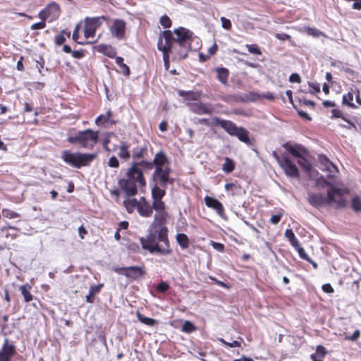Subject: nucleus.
<instances>
[{"instance_id":"47","label":"nucleus","mask_w":361,"mask_h":361,"mask_svg":"<svg viewBox=\"0 0 361 361\" xmlns=\"http://www.w3.org/2000/svg\"><path fill=\"white\" fill-rule=\"evenodd\" d=\"M306 32L311 36L318 37L322 35V32L314 27H307L305 28Z\"/></svg>"},{"instance_id":"4","label":"nucleus","mask_w":361,"mask_h":361,"mask_svg":"<svg viewBox=\"0 0 361 361\" xmlns=\"http://www.w3.org/2000/svg\"><path fill=\"white\" fill-rule=\"evenodd\" d=\"M307 202L314 207L317 209L331 205L336 203L338 207H344L345 206V200L343 198L340 190L333 188L327 192V197L321 193L310 192L308 193Z\"/></svg>"},{"instance_id":"46","label":"nucleus","mask_w":361,"mask_h":361,"mask_svg":"<svg viewBox=\"0 0 361 361\" xmlns=\"http://www.w3.org/2000/svg\"><path fill=\"white\" fill-rule=\"evenodd\" d=\"M63 158H95V154H80L78 157H74L73 154H69L68 152H65L64 155L63 156Z\"/></svg>"},{"instance_id":"33","label":"nucleus","mask_w":361,"mask_h":361,"mask_svg":"<svg viewBox=\"0 0 361 361\" xmlns=\"http://www.w3.org/2000/svg\"><path fill=\"white\" fill-rule=\"evenodd\" d=\"M136 316L137 319L145 325L152 326L157 324V321L156 319L147 317L142 314L140 312H137Z\"/></svg>"},{"instance_id":"61","label":"nucleus","mask_w":361,"mask_h":361,"mask_svg":"<svg viewBox=\"0 0 361 361\" xmlns=\"http://www.w3.org/2000/svg\"><path fill=\"white\" fill-rule=\"evenodd\" d=\"M121 68V72L126 76H129L130 71V68L126 64L122 63L121 66H119Z\"/></svg>"},{"instance_id":"50","label":"nucleus","mask_w":361,"mask_h":361,"mask_svg":"<svg viewBox=\"0 0 361 361\" xmlns=\"http://www.w3.org/2000/svg\"><path fill=\"white\" fill-rule=\"evenodd\" d=\"M296 250L298 251V252L299 254V256L300 257L301 259H305V260H306L307 262H311V259L309 257L307 254L305 252V251L303 247H302L300 246Z\"/></svg>"},{"instance_id":"2","label":"nucleus","mask_w":361,"mask_h":361,"mask_svg":"<svg viewBox=\"0 0 361 361\" xmlns=\"http://www.w3.org/2000/svg\"><path fill=\"white\" fill-rule=\"evenodd\" d=\"M159 37L162 38L164 45L172 50V59L174 61L187 58L188 53L192 49L191 44L195 41L199 44V38L192 31L183 27H179L173 32L164 30Z\"/></svg>"},{"instance_id":"49","label":"nucleus","mask_w":361,"mask_h":361,"mask_svg":"<svg viewBox=\"0 0 361 361\" xmlns=\"http://www.w3.org/2000/svg\"><path fill=\"white\" fill-rule=\"evenodd\" d=\"M221 25H222V27L227 30H230L232 27V24H231V22L229 19L225 18V17H221Z\"/></svg>"},{"instance_id":"63","label":"nucleus","mask_w":361,"mask_h":361,"mask_svg":"<svg viewBox=\"0 0 361 361\" xmlns=\"http://www.w3.org/2000/svg\"><path fill=\"white\" fill-rule=\"evenodd\" d=\"M322 290L326 293H333L334 290L330 283H325L322 286Z\"/></svg>"},{"instance_id":"12","label":"nucleus","mask_w":361,"mask_h":361,"mask_svg":"<svg viewBox=\"0 0 361 361\" xmlns=\"http://www.w3.org/2000/svg\"><path fill=\"white\" fill-rule=\"evenodd\" d=\"M100 18H87L85 20L84 35L86 39L93 37L97 29L100 26Z\"/></svg>"},{"instance_id":"39","label":"nucleus","mask_w":361,"mask_h":361,"mask_svg":"<svg viewBox=\"0 0 361 361\" xmlns=\"http://www.w3.org/2000/svg\"><path fill=\"white\" fill-rule=\"evenodd\" d=\"M79 30H80V25H77L76 27L74 29V31H73V35H72L73 39L75 42H76L78 44H82V45H86V44H91L90 42H80V41H78V39H79Z\"/></svg>"},{"instance_id":"57","label":"nucleus","mask_w":361,"mask_h":361,"mask_svg":"<svg viewBox=\"0 0 361 361\" xmlns=\"http://www.w3.org/2000/svg\"><path fill=\"white\" fill-rule=\"evenodd\" d=\"M71 55L75 59H81L85 56V51L83 49L72 51Z\"/></svg>"},{"instance_id":"9","label":"nucleus","mask_w":361,"mask_h":361,"mask_svg":"<svg viewBox=\"0 0 361 361\" xmlns=\"http://www.w3.org/2000/svg\"><path fill=\"white\" fill-rule=\"evenodd\" d=\"M114 271L126 277L135 281L146 274V271L144 267L130 266L126 267H114Z\"/></svg>"},{"instance_id":"51","label":"nucleus","mask_w":361,"mask_h":361,"mask_svg":"<svg viewBox=\"0 0 361 361\" xmlns=\"http://www.w3.org/2000/svg\"><path fill=\"white\" fill-rule=\"evenodd\" d=\"M327 352L323 345H317L316 348V354L321 358H323L326 355Z\"/></svg>"},{"instance_id":"10","label":"nucleus","mask_w":361,"mask_h":361,"mask_svg":"<svg viewBox=\"0 0 361 361\" xmlns=\"http://www.w3.org/2000/svg\"><path fill=\"white\" fill-rule=\"evenodd\" d=\"M283 148L295 158H306L310 157L308 149L301 144L288 141L282 145Z\"/></svg>"},{"instance_id":"58","label":"nucleus","mask_w":361,"mask_h":361,"mask_svg":"<svg viewBox=\"0 0 361 361\" xmlns=\"http://www.w3.org/2000/svg\"><path fill=\"white\" fill-rule=\"evenodd\" d=\"M147 150L143 148H138L136 152H135L133 154V158H142L145 156Z\"/></svg>"},{"instance_id":"8","label":"nucleus","mask_w":361,"mask_h":361,"mask_svg":"<svg viewBox=\"0 0 361 361\" xmlns=\"http://www.w3.org/2000/svg\"><path fill=\"white\" fill-rule=\"evenodd\" d=\"M113 136L111 133H107L105 138L103 140L104 148L109 152H114L118 149V155L120 158H129L130 154L128 152V147L125 142H121L119 146L111 143V137Z\"/></svg>"},{"instance_id":"28","label":"nucleus","mask_w":361,"mask_h":361,"mask_svg":"<svg viewBox=\"0 0 361 361\" xmlns=\"http://www.w3.org/2000/svg\"><path fill=\"white\" fill-rule=\"evenodd\" d=\"M226 120L220 118L219 117H214L209 121L208 118H200L199 119V123L201 124H204L210 127H221V125L219 124L220 121H226Z\"/></svg>"},{"instance_id":"19","label":"nucleus","mask_w":361,"mask_h":361,"mask_svg":"<svg viewBox=\"0 0 361 361\" xmlns=\"http://www.w3.org/2000/svg\"><path fill=\"white\" fill-rule=\"evenodd\" d=\"M204 200L207 207L215 210L220 216L224 215V206L217 199L207 195L204 197Z\"/></svg>"},{"instance_id":"54","label":"nucleus","mask_w":361,"mask_h":361,"mask_svg":"<svg viewBox=\"0 0 361 361\" xmlns=\"http://www.w3.org/2000/svg\"><path fill=\"white\" fill-rule=\"evenodd\" d=\"M211 245L212 246V247L214 250H216L219 252H223L224 251V248H225L224 245L221 243L212 241Z\"/></svg>"},{"instance_id":"3","label":"nucleus","mask_w":361,"mask_h":361,"mask_svg":"<svg viewBox=\"0 0 361 361\" xmlns=\"http://www.w3.org/2000/svg\"><path fill=\"white\" fill-rule=\"evenodd\" d=\"M152 169V164L142 159L140 162L133 163L128 171V179H121L119 185L128 197L137 192V185L145 186L146 182L143 176L144 171Z\"/></svg>"},{"instance_id":"32","label":"nucleus","mask_w":361,"mask_h":361,"mask_svg":"<svg viewBox=\"0 0 361 361\" xmlns=\"http://www.w3.org/2000/svg\"><path fill=\"white\" fill-rule=\"evenodd\" d=\"M331 66L335 68H338L340 71H343L345 72L346 73H348L350 75H354L355 73V71L353 69L345 67L344 63H343L341 61H334L331 63Z\"/></svg>"},{"instance_id":"5","label":"nucleus","mask_w":361,"mask_h":361,"mask_svg":"<svg viewBox=\"0 0 361 361\" xmlns=\"http://www.w3.org/2000/svg\"><path fill=\"white\" fill-rule=\"evenodd\" d=\"M152 168L155 170L153 178L156 183L162 188H166L168 184L173 185L175 179L170 176L172 169L169 159H153Z\"/></svg>"},{"instance_id":"40","label":"nucleus","mask_w":361,"mask_h":361,"mask_svg":"<svg viewBox=\"0 0 361 361\" xmlns=\"http://www.w3.org/2000/svg\"><path fill=\"white\" fill-rule=\"evenodd\" d=\"M170 288L169 284L166 281H161L156 286V290L157 292L161 293H165Z\"/></svg>"},{"instance_id":"62","label":"nucleus","mask_w":361,"mask_h":361,"mask_svg":"<svg viewBox=\"0 0 361 361\" xmlns=\"http://www.w3.org/2000/svg\"><path fill=\"white\" fill-rule=\"evenodd\" d=\"M260 97L269 101H274L276 99L274 94L270 92L263 93Z\"/></svg>"},{"instance_id":"7","label":"nucleus","mask_w":361,"mask_h":361,"mask_svg":"<svg viewBox=\"0 0 361 361\" xmlns=\"http://www.w3.org/2000/svg\"><path fill=\"white\" fill-rule=\"evenodd\" d=\"M221 128L228 135L237 137L241 142L250 144L249 132L243 127H238L233 121L226 120L220 121Z\"/></svg>"},{"instance_id":"11","label":"nucleus","mask_w":361,"mask_h":361,"mask_svg":"<svg viewBox=\"0 0 361 361\" xmlns=\"http://www.w3.org/2000/svg\"><path fill=\"white\" fill-rule=\"evenodd\" d=\"M60 14V6L56 2L51 1L39 11L38 16L41 20H47L49 22H53L59 18Z\"/></svg>"},{"instance_id":"60","label":"nucleus","mask_w":361,"mask_h":361,"mask_svg":"<svg viewBox=\"0 0 361 361\" xmlns=\"http://www.w3.org/2000/svg\"><path fill=\"white\" fill-rule=\"evenodd\" d=\"M289 81L291 82H301V78L298 73H292L289 77Z\"/></svg>"},{"instance_id":"29","label":"nucleus","mask_w":361,"mask_h":361,"mask_svg":"<svg viewBox=\"0 0 361 361\" xmlns=\"http://www.w3.org/2000/svg\"><path fill=\"white\" fill-rule=\"evenodd\" d=\"M331 118H342L343 121L347 122L349 124V127H347L348 128H350L351 127H355V125L353 121H351L350 119H348L345 116H343V111L338 109H333L331 110Z\"/></svg>"},{"instance_id":"53","label":"nucleus","mask_w":361,"mask_h":361,"mask_svg":"<svg viewBox=\"0 0 361 361\" xmlns=\"http://www.w3.org/2000/svg\"><path fill=\"white\" fill-rule=\"evenodd\" d=\"M275 37L279 40L285 41L288 40L289 42H292V39L290 35L286 34V33H276L275 35Z\"/></svg>"},{"instance_id":"36","label":"nucleus","mask_w":361,"mask_h":361,"mask_svg":"<svg viewBox=\"0 0 361 361\" xmlns=\"http://www.w3.org/2000/svg\"><path fill=\"white\" fill-rule=\"evenodd\" d=\"M235 167V164L233 159H226V162L222 166V170L226 173H231Z\"/></svg>"},{"instance_id":"64","label":"nucleus","mask_w":361,"mask_h":361,"mask_svg":"<svg viewBox=\"0 0 361 361\" xmlns=\"http://www.w3.org/2000/svg\"><path fill=\"white\" fill-rule=\"evenodd\" d=\"M128 226H129L128 221H123L118 224L117 229H118L120 231L126 230V229H128Z\"/></svg>"},{"instance_id":"18","label":"nucleus","mask_w":361,"mask_h":361,"mask_svg":"<svg viewBox=\"0 0 361 361\" xmlns=\"http://www.w3.org/2000/svg\"><path fill=\"white\" fill-rule=\"evenodd\" d=\"M166 188H162L157 183L152 189V197L154 205L165 204L162 200L163 197L166 195Z\"/></svg>"},{"instance_id":"17","label":"nucleus","mask_w":361,"mask_h":361,"mask_svg":"<svg viewBox=\"0 0 361 361\" xmlns=\"http://www.w3.org/2000/svg\"><path fill=\"white\" fill-rule=\"evenodd\" d=\"M153 203L150 204L144 197L140 198L138 200L137 211L141 216H151L153 213Z\"/></svg>"},{"instance_id":"25","label":"nucleus","mask_w":361,"mask_h":361,"mask_svg":"<svg viewBox=\"0 0 361 361\" xmlns=\"http://www.w3.org/2000/svg\"><path fill=\"white\" fill-rule=\"evenodd\" d=\"M32 287L30 284L26 283L21 285L19 287V290L21 293V295L23 296L24 301L25 302H29L33 300V295L31 293Z\"/></svg>"},{"instance_id":"44","label":"nucleus","mask_w":361,"mask_h":361,"mask_svg":"<svg viewBox=\"0 0 361 361\" xmlns=\"http://www.w3.org/2000/svg\"><path fill=\"white\" fill-rule=\"evenodd\" d=\"M248 51L255 55H261L262 51L257 44H246Z\"/></svg>"},{"instance_id":"37","label":"nucleus","mask_w":361,"mask_h":361,"mask_svg":"<svg viewBox=\"0 0 361 361\" xmlns=\"http://www.w3.org/2000/svg\"><path fill=\"white\" fill-rule=\"evenodd\" d=\"M2 214L4 217L12 219H16L20 216V214L15 211L11 210L9 209H3Z\"/></svg>"},{"instance_id":"1","label":"nucleus","mask_w":361,"mask_h":361,"mask_svg":"<svg viewBox=\"0 0 361 361\" xmlns=\"http://www.w3.org/2000/svg\"><path fill=\"white\" fill-rule=\"evenodd\" d=\"M155 214L148 233L140 238L142 248L149 253L169 255L172 253L169 238V229L166 224L170 216L166 204L154 205Z\"/></svg>"},{"instance_id":"41","label":"nucleus","mask_w":361,"mask_h":361,"mask_svg":"<svg viewBox=\"0 0 361 361\" xmlns=\"http://www.w3.org/2000/svg\"><path fill=\"white\" fill-rule=\"evenodd\" d=\"M299 164L307 173L311 172L312 164L310 162V159H299Z\"/></svg>"},{"instance_id":"45","label":"nucleus","mask_w":361,"mask_h":361,"mask_svg":"<svg viewBox=\"0 0 361 361\" xmlns=\"http://www.w3.org/2000/svg\"><path fill=\"white\" fill-rule=\"evenodd\" d=\"M352 208L355 212H361V200L359 197H354L351 202Z\"/></svg>"},{"instance_id":"48","label":"nucleus","mask_w":361,"mask_h":361,"mask_svg":"<svg viewBox=\"0 0 361 361\" xmlns=\"http://www.w3.org/2000/svg\"><path fill=\"white\" fill-rule=\"evenodd\" d=\"M361 332L359 329L355 330L352 335H346L345 339L348 341H355L360 336Z\"/></svg>"},{"instance_id":"20","label":"nucleus","mask_w":361,"mask_h":361,"mask_svg":"<svg viewBox=\"0 0 361 361\" xmlns=\"http://www.w3.org/2000/svg\"><path fill=\"white\" fill-rule=\"evenodd\" d=\"M112 111L109 110L105 114H101L95 119V124L98 126L109 127L116 123V121L111 119Z\"/></svg>"},{"instance_id":"16","label":"nucleus","mask_w":361,"mask_h":361,"mask_svg":"<svg viewBox=\"0 0 361 361\" xmlns=\"http://www.w3.org/2000/svg\"><path fill=\"white\" fill-rule=\"evenodd\" d=\"M319 169L322 171L328 173L327 177L329 178H334L336 177V173L338 172L337 166L331 161L330 159H319Z\"/></svg>"},{"instance_id":"26","label":"nucleus","mask_w":361,"mask_h":361,"mask_svg":"<svg viewBox=\"0 0 361 361\" xmlns=\"http://www.w3.org/2000/svg\"><path fill=\"white\" fill-rule=\"evenodd\" d=\"M102 287V283L91 286L90 288L89 294L86 296V302L89 303H93L95 300L94 295L100 292Z\"/></svg>"},{"instance_id":"35","label":"nucleus","mask_w":361,"mask_h":361,"mask_svg":"<svg viewBox=\"0 0 361 361\" xmlns=\"http://www.w3.org/2000/svg\"><path fill=\"white\" fill-rule=\"evenodd\" d=\"M353 100V94L351 92L343 95L342 103L351 108H355V105L352 102Z\"/></svg>"},{"instance_id":"34","label":"nucleus","mask_w":361,"mask_h":361,"mask_svg":"<svg viewBox=\"0 0 361 361\" xmlns=\"http://www.w3.org/2000/svg\"><path fill=\"white\" fill-rule=\"evenodd\" d=\"M66 36L69 38L71 37V32L66 30H61L59 35L55 36V44L58 46L63 44L66 40Z\"/></svg>"},{"instance_id":"59","label":"nucleus","mask_w":361,"mask_h":361,"mask_svg":"<svg viewBox=\"0 0 361 361\" xmlns=\"http://www.w3.org/2000/svg\"><path fill=\"white\" fill-rule=\"evenodd\" d=\"M285 236L289 240V242L292 241L295 238H296L292 229H286L285 231Z\"/></svg>"},{"instance_id":"31","label":"nucleus","mask_w":361,"mask_h":361,"mask_svg":"<svg viewBox=\"0 0 361 361\" xmlns=\"http://www.w3.org/2000/svg\"><path fill=\"white\" fill-rule=\"evenodd\" d=\"M138 201L135 199H127L123 201V206L128 213H133L135 209H137Z\"/></svg>"},{"instance_id":"24","label":"nucleus","mask_w":361,"mask_h":361,"mask_svg":"<svg viewBox=\"0 0 361 361\" xmlns=\"http://www.w3.org/2000/svg\"><path fill=\"white\" fill-rule=\"evenodd\" d=\"M97 51L111 59H114L116 56L115 48L111 45L100 44L98 46Z\"/></svg>"},{"instance_id":"38","label":"nucleus","mask_w":361,"mask_h":361,"mask_svg":"<svg viewBox=\"0 0 361 361\" xmlns=\"http://www.w3.org/2000/svg\"><path fill=\"white\" fill-rule=\"evenodd\" d=\"M182 331L191 333L196 330L195 325L190 321H185L181 328Z\"/></svg>"},{"instance_id":"55","label":"nucleus","mask_w":361,"mask_h":361,"mask_svg":"<svg viewBox=\"0 0 361 361\" xmlns=\"http://www.w3.org/2000/svg\"><path fill=\"white\" fill-rule=\"evenodd\" d=\"M310 86V93L312 94H314L316 93L320 92V87L318 84H314L309 82Z\"/></svg>"},{"instance_id":"27","label":"nucleus","mask_w":361,"mask_h":361,"mask_svg":"<svg viewBox=\"0 0 361 361\" xmlns=\"http://www.w3.org/2000/svg\"><path fill=\"white\" fill-rule=\"evenodd\" d=\"M70 166L75 168L89 166L92 159H64Z\"/></svg>"},{"instance_id":"56","label":"nucleus","mask_w":361,"mask_h":361,"mask_svg":"<svg viewBox=\"0 0 361 361\" xmlns=\"http://www.w3.org/2000/svg\"><path fill=\"white\" fill-rule=\"evenodd\" d=\"M282 214L281 213H279V214H275V215H273L270 220H269V222L271 224H277L279 223V221H281V218H282Z\"/></svg>"},{"instance_id":"52","label":"nucleus","mask_w":361,"mask_h":361,"mask_svg":"<svg viewBox=\"0 0 361 361\" xmlns=\"http://www.w3.org/2000/svg\"><path fill=\"white\" fill-rule=\"evenodd\" d=\"M46 27V20H41L40 22L34 23L31 25V30H41Z\"/></svg>"},{"instance_id":"14","label":"nucleus","mask_w":361,"mask_h":361,"mask_svg":"<svg viewBox=\"0 0 361 361\" xmlns=\"http://www.w3.org/2000/svg\"><path fill=\"white\" fill-rule=\"evenodd\" d=\"M126 23L123 20L116 19L114 20L110 31L111 35L118 39H123L126 35Z\"/></svg>"},{"instance_id":"43","label":"nucleus","mask_w":361,"mask_h":361,"mask_svg":"<svg viewBox=\"0 0 361 361\" xmlns=\"http://www.w3.org/2000/svg\"><path fill=\"white\" fill-rule=\"evenodd\" d=\"M218 340L223 345H224L225 346H227V347L235 348V347H240L241 346L240 342H239L238 341H233V342L229 343V342L226 341L222 338H219Z\"/></svg>"},{"instance_id":"13","label":"nucleus","mask_w":361,"mask_h":361,"mask_svg":"<svg viewBox=\"0 0 361 361\" xmlns=\"http://www.w3.org/2000/svg\"><path fill=\"white\" fill-rule=\"evenodd\" d=\"M16 353V345L11 343L8 338H5L0 350V361H11L12 357Z\"/></svg>"},{"instance_id":"21","label":"nucleus","mask_w":361,"mask_h":361,"mask_svg":"<svg viewBox=\"0 0 361 361\" xmlns=\"http://www.w3.org/2000/svg\"><path fill=\"white\" fill-rule=\"evenodd\" d=\"M157 48L163 53L164 66L166 69L168 70L170 66V55H172V50L170 49L169 47L164 45V41L161 37H159Z\"/></svg>"},{"instance_id":"23","label":"nucleus","mask_w":361,"mask_h":361,"mask_svg":"<svg viewBox=\"0 0 361 361\" xmlns=\"http://www.w3.org/2000/svg\"><path fill=\"white\" fill-rule=\"evenodd\" d=\"M196 109L194 111L197 114H211L214 111V108L211 104H203L202 102L195 104Z\"/></svg>"},{"instance_id":"6","label":"nucleus","mask_w":361,"mask_h":361,"mask_svg":"<svg viewBox=\"0 0 361 361\" xmlns=\"http://www.w3.org/2000/svg\"><path fill=\"white\" fill-rule=\"evenodd\" d=\"M99 132L92 129L78 131L75 135L68 137V141L71 144H78L80 146L92 149L99 141Z\"/></svg>"},{"instance_id":"42","label":"nucleus","mask_w":361,"mask_h":361,"mask_svg":"<svg viewBox=\"0 0 361 361\" xmlns=\"http://www.w3.org/2000/svg\"><path fill=\"white\" fill-rule=\"evenodd\" d=\"M159 23L164 28H169L172 25L171 18L166 15L161 16Z\"/></svg>"},{"instance_id":"22","label":"nucleus","mask_w":361,"mask_h":361,"mask_svg":"<svg viewBox=\"0 0 361 361\" xmlns=\"http://www.w3.org/2000/svg\"><path fill=\"white\" fill-rule=\"evenodd\" d=\"M215 72L216 73V78L223 85H228V80L229 77V70L225 67H217L215 68Z\"/></svg>"},{"instance_id":"30","label":"nucleus","mask_w":361,"mask_h":361,"mask_svg":"<svg viewBox=\"0 0 361 361\" xmlns=\"http://www.w3.org/2000/svg\"><path fill=\"white\" fill-rule=\"evenodd\" d=\"M176 241L182 249H187L190 245L188 235L185 233H178L176 236Z\"/></svg>"},{"instance_id":"15","label":"nucleus","mask_w":361,"mask_h":361,"mask_svg":"<svg viewBox=\"0 0 361 361\" xmlns=\"http://www.w3.org/2000/svg\"><path fill=\"white\" fill-rule=\"evenodd\" d=\"M277 161L288 176L293 178L299 176V171L295 164L292 162V159H277Z\"/></svg>"}]
</instances>
